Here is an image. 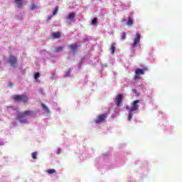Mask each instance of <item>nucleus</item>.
I'll return each instance as SVG.
<instances>
[{"mask_svg":"<svg viewBox=\"0 0 182 182\" xmlns=\"http://www.w3.org/2000/svg\"><path fill=\"white\" fill-rule=\"evenodd\" d=\"M36 8H38V5H36V4H31V6L30 7V9L31 11H35V9H36Z\"/></svg>","mask_w":182,"mask_h":182,"instance_id":"2eb2a0df","label":"nucleus"},{"mask_svg":"<svg viewBox=\"0 0 182 182\" xmlns=\"http://www.w3.org/2000/svg\"><path fill=\"white\" fill-rule=\"evenodd\" d=\"M110 50H111L112 55H114V53H116V52H117V50H116V43H112L111 44Z\"/></svg>","mask_w":182,"mask_h":182,"instance_id":"1a4fd4ad","label":"nucleus"},{"mask_svg":"<svg viewBox=\"0 0 182 182\" xmlns=\"http://www.w3.org/2000/svg\"><path fill=\"white\" fill-rule=\"evenodd\" d=\"M60 50H63V47L59 46L55 48V52H60Z\"/></svg>","mask_w":182,"mask_h":182,"instance_id":"6ab92c4d","label":"nucleus"},{"mask_svg":"<svg viewBox=\"0 0 182 182\" xmlns=\"http://www.w3.org/2000/svg\"><path fill=\"white\" fill-rule=\"evenodd\" d=\"M134 23V21H133V18H131L130 17H129L127 25L130 26L133 25Z\"/></svg>","mask_w":182,"mask_h":182,"instance_id":"f8f14e48","label":"nucleus"},{"mask_svg":"<svg viewBox=\"0 0 182 182\" xmlns=\"http://www.w3.org/2000/svg\"><path fill=\"white\" fill-rule=\"evenodd\" d=\"M7 63L11 65V66H15L18 63V58L15 57L12 54H10L7 60Z\"/></svg>","mask_w":182,"mask_h":182,"instance_id":"20e7f679","label":"nucleus"},{"mask_svg":"<svg viewBox=\"0 0 182 182\" xmlns=\"http://www.w3.org/2000/svg\"><path fill=\"white\" fill-rule=\"evenodd\" d=\"M13 99L15 100V102H23V103H26V102L28 100V97L25 95H14L13 96Z\"/></svg>","mask_w":182,"mask_h":182,"instance_id":"7ed1b4c3","label":"nucleus"},{"mask_svg":"<svg viewBox=\"0 0 182 182\" xmlns=\"http://www.w3.org/2000/svg\"><path fill=\"white\" fill-rule=\"evenodd\" d=\"M106 119H107V114L103 113L97 117L95 123L97 124H99V123H103V122H106Z\"/></svg>","mask_w":182,"mask_h":182,"instance_id":"423d86ee","label":"nucleus"},{"mask_svg":"<svg viewBox=\"0 0 182 182\" xmlns=\"http://www.w3.org/2000/svg\"><path fill=\"white\" fill-rule=\"evenodd\" d=\"M70 73H72V71L70 70H68L67 72H66V76H70Z\"/></svg>","mask_w":182,"mask_h":182,"instance_id":"b1692460","label":"nucleus"},{"mask_svg":"<svg viewBox=\"0 0 182 182\" xmlns=\"http://www.w3.org/2000/svg\"><path fill=\"white\" fill-rule=\"evenodd\" d=\"M126 38H127V34H126V33L123 32L122 33V39H126Z\"/></svg>","mask_w":182,"mask_h":182,"instance_id":"393cba45","label":"nucleus"},{"mask_svg":"<svg viewBox=\"0 0 182 182\" xmlns=\"http://www.w3.org/2000/svg\"><path fill=\"white\" fill-rule=\"evenodd\" d=\"M98 18H94L92 21L91 25L95 26L96 23H97Z\"/></svg>","mask_w":182,"mask_h":182,"instance_id":"f3484780","label":"nucleus"},{"mask_svg":"<svg viewBox=\"0 0 182 182\" xmlns=\"http://www.w3.org/2000/svg\"><path fill=\"white\" fill-rule=\"evenodd\" d=\"M70 49H71V50H76V49H77V45H76V44H71L70 46Z\"/></svg>","mask_w":182,"mask_h":182,"instance_id":"4468645a","label":"nucleus"},{"mask_svg":"<svg viewBox=\"0 0 182 182\" xmlns=\"http://www.w3.org/2000/svg\"><path fill=\"white\" fill-rule=\"evenodd\" d=\"M122 99H123V95H118L117 96L116 100H115L117 106L119 107V106H120V105H122Z\"/></svg>","mask_w":182,"mask_h":182,"instance_id":"6e6552de","label":"nucleus"},{"mask_svg":"<svg viewBox=\"0 0 182 182\" xmlns=\"http://www.w3.org/2000/svg\"><path fill=\"white\" fill-rule=\"evenodd\" d=\"M139 103H140V100H136L133 102L132 107L130 108L129 105H127L126 108L129 110V113H132V112H134L135 110H139Z\"/></svg>","mask_w":182,"mask_h":182,"instance_id":"f03ea898","label":"nucleus"},{"mask_svg":"<svg viewBox=\"0 0 182 182\" xmlns=\"http://www.w3.org/2000/svg\"><path fill=\"white\" fill-rule=\"evenodd\" d=\"M60 38V32H55L52 34V38L53 39H59Z\"/></svg>","mask_w":182,"mask_h":182,"instance_id":"9d476101","label":"nucleus"},{"mask_svg":"<svg viewBox=\"0 0 182 182\" xmlns=\"http://www.w3.org/2000/svg\"><path fill=\"white\" fill-rule=\"evenodd\" d=\"M10 86H12V84H10Z\"/></svg>","mask_w":182,"mask_h":182,"instance_id":"c85d7f7f","label":"nucleus"},{"mask_svg":"<svg viewBox=\"0 0 182 182\" xmlns=\"http://www.w3.org/2000/svg\"><path fill=\"white\" fill-rule=\"evenodd\" d=\"M23 0H15L16 4H17V7L18 8H21V6H22V1Z\"/></svg>","mask_w":182,"mask_h":182,"instance_id":"ddd939ff","label":"nucleus"},{"mask_svg":"<svg viewBox=\"0 0 182 182\" xmlns=\"http://www.w3.org/2000/svg\"><path fill=\"white\" fill-rule=\"evenodd\" d=\"M58 7H56V8L55 9V10L53 11V15L57 14H58Z\"/></svg>","mask_w":182,"mask_h":182,"instance_id":"5701e85b","label":"nucleus"},{"mask_svg":"<svg viewBox=\"0 0 182 182\" xmlns=\"http://www.w3.org/2000/svg\"><path fill=\"white\" fill-rule=\"evenodd\" d=\"M47 173H48V174H53L54 173H56V170H55V169H48L47 171Z\"/></svg>","mask_w":182,"mask_h":182,"instance_id":"a211bd4d","label":"nucleus"},{"mask_svg":"<svg viewBox=\"0 0 182 182\" xmlns=\"http://www.w3.org/2000/svg\"><path fill=\"white\" fill-rule=\"evenodd\" d=\"M34 112L32 110H26L25 112H18L16 116V120H18L20 123H23L26 124L28 123V119L25 118L28 116H32Z\"/></svg>","mask_w":182,"mask_h":182,"instance_id":"f257e3e1","label":"nucleus"},{"mask_svg":"<svg viewBox=\"0 0 182 182\" xmlns=\"http://www.w3.org/2000/svg\"><path fill=\"white\" fill-rule=\"evenodd\" d=\"M146 70H147V69L146 68H143V69L137 68L135 70V76H134V80H137V79H140V75H144Z\"/></svg>","mask_w":182,"mask_h":182,"instance_id":"39448f33","label":"nucleus"},{"mask_svg":"<svg viewBox=\"0 0 182 182\" xmlns=\"http://www.w3.org/2000/svg\"><path fill=\"white\" fill-rule=\"evenodd\" d=\"M53 76H56V75L55 74H53Z\"/></svg>","mask_w":182,"mask_h":182,"instance_id":"bb28decb","label":"nucleus"},{"mask_svg":"<svg viewBox=\"0 0 182 182\" xmlns=\"http://www.w3.org/2000/svg\"><path fill=\"white\" fill-rule=\"evenodd\" d=\"M60 151H61L60 149H58L57 150V154H60Z\"/></svg>","mask_w":182,"mask_h":182,"instance_id":"a878e982","label":"nucleus"},{"mask_svg":"<svg viewBox=\"0 0 182 182\" xmlns=\"http://www.w3.org/2000/svg\"><path fill=\"white\" fill-rule=\"evenodd\" d=\"M41 107H43V109L44 110H46V112H48V110H49L48 108V107H46V106L45 105V104H43V103L41 104Z\"/></svg>","mask_w":182,"mask_h":182,"instance_id":"aec40b11","label":"nucleus"},{"mask_svg":"<svg viewBox=\"0 0 182 182\" xmlns=\"http://www.w3.org/2000/svg\"><path fill=\"white\" fill-rule=\"evenodd\" d=\"M140 39H141V35H140V33H136L135 35V38L132 43V48H136L137 44L140 43Z\"/></svg>","mask_w":182,"mask_h":182,"instance_id":"0eeeda50","label":"nucleus"},{"mask_svg":"<svg viewBox=\"0 0 182 182\" xmlns=\"http://www.w3.org/2000/svg\"><path fill=\"white\" fill-rule=\"evenodd\" d=\"M48 19H50V17H48Z\"/></svg>","mask_w":182,"mask_h":182,"instance_id":"cd10ccee","label":"nucleus"},{"mask_svg":"<svg viewBox=\"0 0 182 182\" xmlns=\"http://www.w3.org/2000/svg\"><path fill=\"white\" fill-rule=\"evenodd\" d=\"M41 76V74L39 73H36L34 75V79H38Z\"/></svg>","mask_w":182,"mask_h":182,"instance_id":"412c9836","label":"nucleus"},{"mask_svg":"<svg viewBox=\"0 0 182 182\" xmlns=\"http://www.w3.org/2000/svg\"><path fill=\"white\" fill-rule=\"evenodd\" d=\"M132 118H133V113H132V112H129V114L128 116V119L132 120Z\"/></svg>","mask_w":182,"mask_h":182,"instance_id":"4be33fe9","label":"nucleus"},{"mask_svg":"<svg viewBox=\"0 0 182 182\" xmlns=\"http://www.w3.org/2000/svg\"><path fill=\"white\" fill-rule=\"evenodd\" d=\"M37 156H38V153H37V152H33V153L31 154V157H32V159H33L34 160H36V159H38Z\"/></svg>","mask_w":182,"mask_h":182,"instance_id":"dca6fc26","label":"nucleus"},{"mask_svg":"<svg viewBox=\"0 0 182 182\" xmlns=\"http://www.w3.org/2000/svg\"><path fill=\"white\" fill-rule=\"evenodd\" d=\"M75 16H76V14L75 13H71L68 15L67 19H70V21H72L73 19L75 18Z\"/></svg>","mask_w":182,"mask_h":182,"instance_id":"9b49d317","label":"nucleus"}]
</instances>
